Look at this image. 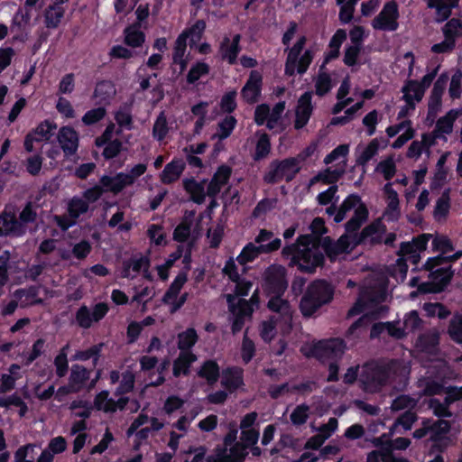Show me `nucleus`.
I'll return each mask as SVG.
<instances>
[{"label":"nucleus","mask_w":462,"mask_h":462,"mask_svg":"<svg viewBox=\"0 0 462 462\" xmlns=\"http://www.w3.org/2000/svg\"><path fill=\"white\" fill-rule=\"evenodd\" d=\"M38 206L27 201L18 216L6 208L0 212V236L20 238L27 233L34 234L38 230Z\"/></svg>","instance_id":"obj_1"},{"label":"nucleus","mask_w":462,"mask_h":462,"mask_svg":"<svg viewBox=\"0 0 462 462\" xmlns=\"http://www.w3.org/2000/svg\"><path fill=\"white\" fill-rule=\"evenodd\" d=\"M335 289L324 279L312 281L306 288L300 301V310L304 318L313 317L324 305L334 298Z\"/></svg>","instance_id":"obj_2"},{"label":"nucleus","mask_w":462,"mask_h":462,"mask_svg":"<svg viewBox=\"0 0 462 462\" xmlns=\"http://www.w3.org/2000/svg\"><path fill=\"white\" fill-rule=\"evenodd\" d=\"M392 373L390 364L366 363L363 366L359 381L365 391L376 393L388 383Z\"/></svg>","instance_id":"obj_3"},{"label":"nucleus","mask_w":462,"mask_h":462,"mask_svg":"<svg viewBox=\"0 0 462 462\" xmlns=\"http://www.w3.org/2000/svg\"><path fill=\"white\" fill-rule=\"evenodd\" d=\"M300 161L297 157H288L283 160H273L270 162L267 171L263 175L266 184H277L283 180L289 183L292 181L300 171Z\"/></svg>","instance_id":"obj_4"},{"label":"nucleus","mask_w":462,"mask_h":462,"mask_svg":"<svg viewBox=\"0 0 462 462\" xmlns=\"http://www.w3.org/2000/svg\"><path fill=\"white\" fill-rule=\"evenodd\" d=\"M289 286L287 270L281 264H271L266 268L263 279V290L266 296L284 295Z\"/></svg>","instance_id":"obj_5"},{"label":"nucleus","mask_w":462,"mask_h":462,"mask_svg":"<svg viewBox=\"0 0 462 462\" xmlns=\"http://www.w3.org/2000/svg\"><path fill=\"white\" fill-rule=\"evenodd\" d=\"M346 349V343L341 338L323 339L314 343L305 356L313 357L321 363L341 356Z\"/></svg>","instance_id":"obj_6"},{"label":"nucleus","mask_w":462,"mask_h":462,"mask_svg":"<svg viewBox=\"0 0 462 462\" xmlns=\"http://www.w3.org/2000/svg\"><path fill=\"white\" fill-rule=\"evenodd\" d=\"M399 6L395 0L386 2L381 12L372 21L374 30L394 32L399 27Z\"/></svg>","instance_id":"obj_7"},{"label":"nucleus","mask_w":462,"mask_h":462,"mask_svg":"<svg viewBox=\"0 0 462 462\" xmlns=\"http://www.w3.org/2000/svg\"><path fill=\"white\" fill-rule=\"evenodd\" d=\"M324 263L325 257L321 252H313L310 248H303L298 255L291 258L289 266H297L304 273H313L317 267L322 266Z\"/></svg>","instance_id":"obj_8"},{"label":"nucleus","mask_w":462,"mask_h":462,"mask_svg":"<svg viewBox=\"0 0 462 462\" xmlns=\"http://www.w3.org/2000/svg\"><path fill=\"white\" fill-rule=\"evenodd\" d=\"M321 246L330 260L342 254H348L356 247L353 244V235L350 234L342 235L337 241L330 236H325L322 238Z\"/></svg>","instance_id":"obj_9"},{"label":"nucleus","mask_w":462,"mask_h":462,"mask_svg":"<svg viewBox=\"0 0 462 462\" xmlns=\"http://www.w3.org/2000/svg\"><path fill=\"white\" fill-rule=\"evenodd\" d=\"M263 90V74L259 70H251L249 77L241 89L243 100L253 105L259 101Z\"/></svg>","instance_id":"obj_10"},{"label":"nucleus","mask_w":462,"mask_h":462,"mask_svg":"<svg viewBox=\"0 0 462 462\" xmlns=\"http://www.w3.org/2000/svg\"><path fill=\"white\" fill-rule=\"evenodd\" d=\"M57 140L66 157L77 153L79 145V135L72 126H61L59 129Z\"/></svg>","instance_id":"obj_11"},{"label":"nucleus","mask_w":462,"mask_h":462,"mask_svg":"<svg viewBox=\"0 0 462 462\" xmlns=\"http://www.w3.org/2000/svg\"><path fill=\"white\" fill-rule=\"evenodd\" d=\"M313 112L312 92H304L298 100L295 111L294 128L296 130L302 129L310 121Z\"/></svg>","instance_id":"obj_12"},{"label":"nucleus","mask_w":462,"mask_h":462,"mask_svg":"<svg viewBox=\"0 0 462 462\" xmlns=\"http://www.w3.org/2000/svg\"><path fill=\"white\" fill-rule=\"evenodd\" d=\"M232 175V168L227 164L217 167L207 187V194L209 198H216L222 188L229 182Z\"/></svg>","instance_id":"obj_13"},{"label":"nucleus","mask_w":462,"mask_h":462,"mask_svg":"<svg viewBox=\"0 0 462 462\" xmlns=\"http://www.w3.org/2000/svg\"><path fill=\"white\" fill-rule=\"evenodd\" d=\"M241 35L236 33L232 40L225 36L219 46V53L223 60L227 61L230 65L237 62V57L242 50L240 46Z\"/></svg>","instance_id":"obj_14"},{"label":"nucleus","mask_w":462,"mask_h":462,"mask_svg":"<svg viewBox=\"0 0 462 462\" xmlns=\"http://www.w3.org/2000/svg\"><path fill=\"white\" fill-rule=\"evenodd\" d=\"M386 232V226L383 223L381 218L374 220L372 223L365 226L360 233H353L354 246L364 244L367 238L371 237L372 243H378L379 240L373 237L377 234H384Z\"/></svg>","instance_id":"obj_15"},{"label":"nucleus","mask_w":462,"mask_h":462,"mask_svg":"<svg viewBox=\"0 0 462 462\" xmlns=\"http://www.w3.org/2000/svg\"><path fill=\"white\" fill-rule=\"evenodd\" d=\"M208 182L207 179L198 181L195 178H185L182 180V186L184 190L189 195L192 202L201 205L205 202L208 196L205 191V184Z\"/></svg>","instance_id":"obj_16"},{"label":"nucleus","mask_w":462,"mask_h":462,"mask_svg":"<svg viewBox=\"0 0 462 462\" xmlns=\"http://www.w3.org/2000/svg\"><path fill=\"white\" fill-rule=\"evenodd\" d=\"M268 297V310L278 314L284 323H291L292 320V310L289 300L283 299V295H270Z\"/></svg>","instance_id":"obj_17"},{"label":"nucleus","mask_w":462,"mask_h":462,"mask_svg":"<svg viewBox=\"0 0 462 462\" xmlns=\"http://www.w3.org/2000/svg\"><path fill=\"white\" fill-rule=\"evenodd\" d=\"M221 384L229 392L234 393L245 385L244 370L238 366L226 368L222 373Z\"/></svg>","instance_id":"obj_18"},{"label":"nucleus","mask_w":462,"mask_h":462,"mask_svg":"<svg viewBox=\"0 0 462 462\" xmlns=\"http://www.w3.org/2000/svg\"><path fill=\"white\" fill-rule=\"evenodd\" d=\"M186 168V162L174 157L168 162L160 175L161 181L165 185H170L177 181L182 175Z\"/></svg>","instance_id":"obj_19"},{"label":"nucleus","mask_w":462,"mask_h":462,"mask_svg":"<svg viewBox=\"0 0 462 462\" xmlns=\"http://www.w3.org/2000/svg\"><path fill=\"white\" fill-rule=\"evenodd\" d=\"M198 359V356L193 352L179 353V356L173 360L172 363V374L175 378L181 375L188 376L190 374V368Z\"/></svg>","instance_id":"obj_20"},{"label":"nucleus","mask_w":462,"mask_h":462,"mask_svg":"<svg viewBox=\"0 0 462 462\" xmlns=\"http://www.w3.org/2000/svg\"><path fill=\"white\" fill-rule=\"evenodd\" d=\"M91 372L92 369H88L82 365H72L69 376V383H70V387H74L78 393L84 390L90 379Z\"/></svg>","instance_id":"obj_21"},{"label":"nucleus","mask_w":462,"mask_h":462,"mask_svg":"<svg viewBox=\"0 0 462 462\" xmlns=\"http://www.w3.org/2000/svg\"><path fill=\"white\" fill-rule=\"evenodd\" d=\"M369 217V210L367 206L361 200L355 208L352 217L345 224V230L347 234L357 232L363 224H365Z\"/></svg>","instance_id":"obj_22"},{"label":"nucleus","mask_w":462,"mask_h":462,"mask_svg":"<svg viewBox=\"0 0 462 462\" xmlns=\"http://www.w3.org/2000/svg\"><path fill=\"white\" fill-rule=\"evenodd\" d=\"M459 0H428V7L436 10V22L442 23L447 21L452 9L458 5Z\"/></svg>","instance_id":"obj_23"},{"label":"nucleus","mask_w":462,"mask_h":462,"mask_svg":"<svg viewBox=\"0 0 462 462\" xmlns=\"http://www.w3.org/2000/svg\"><path fill=\"white\" fill-rule=\"evenodd\" d=\"M403 96L402 97L410 106L416 107L415 101L420 102L424 97V91L421 89L419 81L416 79H408L402 88Z\"/></svg>","instance_id":"obj_24"},{"label":"nucleus","mask_w":462,"mask_h":462,"mask_svg":"<svg viewBox=\"0 0 462 462\" xmlns=\"http://www.w3.org/2000/svg\"><path fill=\"white\" fill-rule=\"evenodd\" d=\"M199 378L205 379L209 385L215 384L220 376V367L214 359L204 361L197 372Z\"/></svg>","instance_id":"obj_25"},{"label":"nucleus","mask_w":462,"mask_h":462,"mask_svg":"<svg viewBox=\"0 0 462 462\" xmlns=\"http://www.w3.org/2000/svg\"><path fill=\"white\" fill-rule=\"evenodd\" d=\"M124 177H125V172H118L113 177L103 175L99 180V183L105 189V192L109 191L118 194L127 186Z\"/></svg>","instance_id":"obj_26"},{"label":"nucleus","mask_w":462,"mask_h":462,"mask_svg":"<svg viewBox=\"0 0 462 462\" xmlns=\"http://www.w3.org/2000/svg\"><path fill=\"white\" fill-rule=\"evenodd\" d=\"M116 95V88L111 80H100L97 83L93 97L97 98V104H109Z\"/></svg>","instance_id":"obj_27"},{"label":"nucleus","mask_w":462,"mask_h":462,"mask_svg":"<svg viewBox=\"0 0 462 462\" xmlns=\"http://www.w3.org/2000/svg\"><path fill=\"white\" fill-rule=\"evenodd\" d=\"M429 273V279L433 282V283L437 286H442L443 291L446 290L448 285L450 283L454 272L451 266L448 267H439L437 269L427 270Z\"/></svg>","instance_id":"obj_28"},{"label":"nucleus","mask_w":462,"mask_h":462,"mask_svg":"<svg viewBox=\"0 0 462 462\" xmlns=\"http://www.w3.org/2000/svg\"><path fill=\"white\" fill-rule=\"evenodd\" d=\"M187 281V272H180L165 291L162 301L164 304H170L172 300H176Z\"/></svg>","instance_id":"obj_29"},{"label":"nucleus","mask_w":462,"mask_h":462,"mask_svg":"<svg viewBox=\"0 0 462 462\" xmlns=\"http://www.w3.org/2000/svg\"><path fill=\"white\" fill-rule=\"evenodd\" d=\"M345 171L343 169L327 168L324 171H320L313 176L310 180V185H314L317 182H322L324 184H329L330 186L336 185V183L341 179Z\"/></svg>","instance_id":"obj_30"},{"label":"nucleus","mask_w":462,"mask_h":462,"mask_svg":"<svg viewBox=\"0 0 462 462\" xmlns=\"http://www.w3.org/2000/svg\"><path fill=\"white\" fill-rule=\"evenodd\" d=\"M199 341V336L194 328H188L178 334L177 346L180 353L193 352L192 348Z\"/></svg>","instance_id":"obj_31"},{"label":"nucleus","mask_w":462,"mask_h":462,"mask_svg":"<svg viewBox=\"0 0 462 462\" xmlns=\"http://www.w3.org/2000/svg\"><path fill=\"white\" fill-rule=\"evenodd\" d=\"M136 23L127 26L124 30L125 43L132 48H139L145 42V33L140 30Z\"/></svg>","instance_id":"obj_32"},{"label":"nucleus","mask_w":462,"mask_h":462,"mask_svg":"<svg viewBox=\"0 0 462 462\" xmlns=\"http://www.w3.org/2000/svg\"><path fill=\"white\" fill-rule=\"evenodd\" d=\"M103 347L104 343H98L91 346L88 349L78 350L72 356L71 359L76 361H88L92 359L93 367H96L101 356Z\"/></svg>","instance_id":"obj_33"},{"label":"nucleus","mask_w":462,"mask_h":462,"mask_svg":"<svg viewBox=\"0 0 462 462\" xmlns=\"http://www.w3.org/2000/svg\"><path fill=\"white\" fill-rule=\"evenodd\" d=\"M150 264L151 262L148 256L132 257L124 263L123 277L128 278L130 276V269L136 273H140L142 269H143V273H148Z\"/></svg>","instance_id":"obj_34"},{"label":"nucleus","mask_w":462,"mask_h":462,"mask_svg":"<svg viewBox=\"0 0 462 462\" xmlns=\"http://www.w3.org/2000/svg\"><path fill=\"white\" fill-rule=\"evenodd\" d=\"M360 201L361 197L358 194L352 193L348 195L338 207L337 212L334 217V222L337 224L341 223L345 219L346 213L352 209H355Z\"/></svg>","instance_id":"obj_35"},{"label":"nucleus","mask_w":462,"mask_h":462,"mask_svg":"<svg viewBox=\"0 0 462 462\" xmlns=\"http://www.w3.org/2000/svg\"><path fill=\"white\" fill-rule=\"evenodd\" d=\"M65 14V9L60 5L51 8L50 5L44 13V23L47 28L56 29L60 25L61 19Z\"/></svg>","instance_id":"obj_36"},{"label":"nucleus","mask_w":462,"mask_h":462,"mask_svg":"<svg viewBox=\"0 0 462 462\" xmlns=\"http://www.w3.org/2000/svg\"><path fill=\"white\" fill-rule=\"evenodd\" d=\"M457 113L454 110L448 111L444 116L438 119L435 129V134H449L453 131L454 122L457 118Z\"/></svg>","instance_id":"obj_37"},{"label":"nucleus","mask_w":462,"mask_h":462,"mask_svg":"<svg viewBox=\"0 0 462 462\" xmlns=\"http://www.w3.org/2000/svg\"><path fill=\"white\" fill-rule=\"evenodd\" d=\"M272 145L271 139L268 134L262 133L259 134L258 140L255 145V151L253 155V159L255 162L265 159L271 152Z\"/></svg>","instance_id":"obj_38"},{"label":"nucleus","mask_w":462,"mask_h":462,"mask_svg":"<svg viewBox=\"0 0 462 462\" xmlns=\"http://www.w3.org/2000/svg\"><path fill=\"white\" fill-rule=\"evenodd\" d=\"M67 209L70 218L77 220L81 215L88 211L89 205L82 198L74 196L69 199Z\"/></svg>","instance_id":"obj_39"},{"label":"nucleus","mask_w":462,"mask_h":462,"mask_svg":"<svg viewBox=\"0 0 462 462\" xmlns=\"http://www.w3.org/2000/svg\"><path fill=\"white\" fill-rule=\"evenodd\" d=\"M262 249L259 245H255L253 243L246 244L240 254L236 257V261L239 264L245 265L248 263L254 261L260 254H262Z\"/></svg>","instance_id":"obj_40"},{"label":"nucleus","mask_w":462,"mask_h":462,"mask_svg":"<svg viewBox=\"0 0 462 462\" xmlns=\"http://www.w3.org/2000/svg\"><path fill=\"white\" fill-rule=\"evenodd\" d=\"M210 71V67L204 61H197L190 67L187 76L186 81L189 85L195 84L201 77L208 75Z\"/></svg>","instance_id":"obj_41"},{"label":"nucleus","mask_w":462,"mask_h":462,"mask_svg":"<svg viewBox=\"0 0 462 462\" xmlns=\"http://www.w3.org/2000/svg\"><path fill=\"white\" fill-rule=\"evenodd\" d=\"M448 334L451 340L462 344V314L456 312L449 320Z\"/></svg>","instance_id":"obj_42"},{"label":"nucleus","mask_w":462,"mask_h":462,"mask_svg":"<svg viewBox=\"0 0 462 462\" xmlns=\"http://www.w3.org/2000/svg\"><path fill=\"white\" fill-rule=\"evenodd\" d=\"M430 429L432 433L430 438L432 442L442 441L444 435L450 431L451 425L448 420L439 419L432 423L430 422Z\"/></svg>","instance_id":"obj_43"},{"label":"nucleus","mask_w":462,"mask_h":462,"mask_svg":"<svg viewBox=\"0 0 462 462\" xmlns=\"http://www.w3.org/2000/svg\"><path fill=\"white\" fill-rule=\"evenodd\" d=\"M192 221L184 217L173 231V240L179 243H185L190 236Z\"/></svg>","instance_id":"obj_44"},{"label":"nucleus","mask_w":462,"mask_h":462,"mask_svg":"<svg viewBox=\"0 0 462 462\" xmlns=\"http://www.w3.org/2000/svg\"><path fill=\"white\" fill-rule=\"evenodd\" d=\"M445 38L456 42L457 37L462 35V22L457 18H451L442 28Z\"/></svg>","instance_id":"obj_45"},{"label":"nucleus","mask_w":462,"mask_h":462,"mask_svg":"<svg viewBox=\"0 0 462 462\" xmlns=\"http://www.w3.org/2000/svg\"><path fill=\"white\" fill-rule=\"evenodd\" d=\"M77 325L84 329L90 328L94 323L91 311L87 305L80 306L75 313Z\"/></svg>","instance_id":"obj_46"},{"label":"nucleus","mask_w":462,"mask_h":462,"mask_svg":"<svg viewBox=\"0 0 462 462\" xmlns=\"http://www.w3.org/2000/svg\"><path fill=\"white\" fill-rule=\"evenodd\" d=\"M332 87V80L329 74L326 72H320L318 75L315 83L316 94L319 97H323L331 90Z\"/></svg>","instance_id":"obj_47"},{"label":"nucleus","mask_w":462,"mask_h":462,"mask_svg":"<svg viewBox=\"0 0 462 462\" xmlns=\"http://www.w3.org/2000/svg\"><path fill=\"white\" fill-rule=\"evenodd\" d=\"M106 115V109L104 106H98L87 111L82 116V122L85 125H93L102 119Z\"/></svg>","instance_id":"obj_48"},{"label":"nucleus","mask_w":462,"mask_h":462,"mask_svg":"<svg viewBox=\"0 0 462 462\" xmlns=\"http://www.w3.org/2000/svg\"><path fill=\"white\" fill-rule=\"evenodd\" d=\"M255 355V345L252 339L247 336V330L245 331L241 346V357L243 362L247 365L252 361Z\"/></svg>","instance_id":"obj_49"},{"label":"nucleus","mask_w":462,"mask_h":462,"mask_svg":"<svg viewBox=\"0 0 462 462\" xmlns=\"http://www.w3.org/2000/svg\"><path fill=\"white\" fill-rule=\"evenodd\" d=\"M378 149L379 143L377 139H373L357 157L356 163L362 166L366 165V163L377 153Z\"/></svg>","instance_id":"obj_50"},{"label":"nucleus","mask_w":462,"mask_h":462,"mask_svg":"<svg viewBox=\"0 0 462 462\" xmlns=\"http://www.w3.org/2000/svg\"><path fill=\"white\" fill-rule=\"evenodd\" d=\"M236 119L233 116H226L218 123V138L220 140L229 137L236 125Z\"/></svg>","instance_id":"obj_51"},{"label":"nucleus","mask_w":462,"mask_h":462,"mask_svg":"<svg viewBox=\"0 0 462 462\" xmlns=\"http://www.w3.org/2000/svg\"><path fill=\"white\" fill-rule=\"evenodd\" d=\"M309 411L310 407L306 403L297 405L290 416L291 423L296 426L304 424L309 418Z\"/></svg>","instance_id":"obj_52"},{"label":"nucleus","mask_w":462,"mask_h":462,"mask_svg":"<svg viewBox=\"0 0 462 462\" xmlns=\"http://www.w3.org/2000/svg\"><path fill=\"white\" fill-rule=\"evenodd\" d=\"M56 128V123L50 120H44L40 123L32 133L34 136L39 135L38 138H41L42 142L43 140H49L52 135L51 132Z\"/></svg>","instance_id":"obj_53"},{"label":"nucleus","mask_w":462,"mask_h":462,"mask_svg":"<svg viewBox=\"0 0 462 462\" xmlns=\"http://www.w3.org/2000/svg\"><path fill=\"white\" fill-rule=\"evenodd\" d=\"M134 387V375L131 372H125L122 374V380L117 386L115 394L124 395L131 393Z\"/></svg>","instance_id":"obj_54"},{"label":"nucleus","mask_w":462,"mask_h":462,"mask_svg":"<svg viewBox=\"0 0 462 462\" xmlns=\"http://www.w3.org/2000/svg\"><path fill=\"white\" fill-rule=\"evenodd\" d=\"M375 171H380L384 180H391L396 173V165L393 158L389 157L381 161L375 168Z\"/></svg>","instance_id":"obj_55"},{"label":"nucleus","mask_w":462,"mask_h":462,"mask_svg":"<svg viewBox=\"0 0 462 462\" xmlns=\"http://www.w3.org/2000/svg\"><path fill=\"white\" fill-rule=\"evenodd\" d=\"M236 91L235 89L224 94L220 100V108L224 113L231 114L236 107Z\"/></svg>","instance_id":"obj_56"},{"label":"nucleus","mask_w":462,"mask_h":462,"mask_svg":"<svg viewBox=\"0 0 462 462\" xmlns=\"http://www.w3.org/2000/svg\"><path fill=\"white\" fill-rule=\"evenodd\" d=\"M432 251L440 252V254H447L454 250L451 240L445 236H436L432 240Z\"/></svg>","instance_id":"obj_57"},{"label":"nucleus","mask_w":462,"mask_h":462,"mask_svg":"<svg viewBox=\"0 0 462 462\" xmlns=\"http://www.w3.org/2000/svg\"><path fill=\"white\" fill-rule=\"evenodd\" d=\"M168 132L169 128L166 117L163 113H161L153 125L152 135L158 141H162L166 137Z\"/></svg>","instance_id":"obj_58"},{"label":"nucleus","mask_w":462,"mask_h":462,"mask_svg":"<svg viewBox=\"0 0 462 462\" xmlns=\"http://www.w3.org/2000/svg\"><path fill=\"white\" fill-rule=\"evenodd\" d=\"M285 109V102L281 101L274 105L272 110H270V116L268 117L266 127L269 130H273L280 121L282 115Z\"/></svg>","instance_id":"obj_59"},{"label":"nucleus","mask_w":462,"mask_h":462,"mask_svg":"<svg viewBox=\"0 0 462 462\" xmlns=\"http://www.w3.org/2000/svg\"><path fill=\"white\" fill-rule=\"evenodd\" d=\"M429 408L432 410L433 414L439 419L451 418L453 416L450 409L446 408L437 398L430 400Z\"/></svg>","instance_id":"obj_60"},{"label":"nucleus","mask_w":462,"mask_h":462,"mask_svg":"<svg viewBox=\"0 0 462 462\" xmlns=\"http://www.w3.org/2000/svg\"><path fill=\"white\" fill-rule=\"evenodd\" d=\"M102 155L106 160H112L116 158L123 150V143L119 139H115L112 142L106 143L104 146Z\"/></svg>","instance_id":"obj_61"},{"label":"nucleus","mask_w":462,"mask_h":462,"mask_svg":"<svg viewBox=\"0 0 462 462\" xmlns=\"http://www.w3.org/2000/svg\"><path fill=\"white\" fill-rule=\"evenodd\" d=\"M462 71L457 69L451 77L448 93L451 98L456 99L461 97Z\"/></svg>","instance_id":"obj_62"},{"label":"nucleus","mask_w":462,"mask_h":462,"mask_svg":"<svg viewBox=\"0 0 462 462\" xmlns=\"http://www.w3.org/2000/svg\"><path fill=\"white\" fill-rule=\"evenodd\" d=\"M246 449V447L241 442H236L233 446L229 447L228 453L231 462H245L248 455Z\"/></svg>","instance_id":"obj_63"},{"label":"nucleus","mask_w":462,"mask_h":462,"mask_svg":"<svg viewBox=\"0 0 462 462\" xmlns=\"http://www.w3.org/2000/svg\"><path fill=\"white\" fill-rule=\"evenodd\" d=\"M206 462H231L228 448L217 445L214 449V454L206 457Z\"/></svg>","instance_id":"obj_64"}]
</instances>
